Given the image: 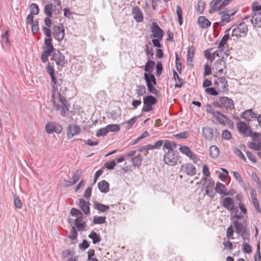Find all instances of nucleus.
I'll use <instances>...</instances> for the list:
<instances>
[{
    "mask_svg": "<svg viewBox=\"0 0 261 261\" xmlns=\"http://www.w3.org/2000/svg\"><path fill=\"white\" fill-rule=\"evenodd\" d=\"M178 160V153L177 151L167 150L164 156L163 161L166 165L175 166Z\"/></svg>",
    "mask_w": 261,
    "mask_h": 261,
    "instance_id": "f257e3e1",
    "label": "nucleus"
},
{
    "mask_svg": "<svg viewBox=\"0 0 261 261\" xmlns=\"http://www.w3.org/2000/svg\"><path fill=\"white\" fill-rule=\"evenodd\" d=\"M157 99L152 95H149L143 97L144 107L142 109V111L144 112H148L151 111L152 109V106L156 104Z\"/></svg>",
    "mask_w": 261,
    "mask_h": 261,
    "instance_id": "f03ea898",
    "label": "nucleus"
},
{
    "mask_svg": "<svg viewBox=\"0 0 261 261\" xmlns=\"http://www.w3.org/2000/svg\"><path fill=\"white\" fill-rule=\"evenodd\" d=\"M236 127L239 133L244 137H250L252 135V130L244 121H238L236 123Z\"/></svg>",
    "mask_w": 261,
    "mask_h": 261,
    "instance_id": "7ed1b4c3",
    "label": "nucleus"
},
{
    "mask_svg": "<svg viewBox=\"0 0 261 261\" xmlns=\"http://www.w3.org/2000/svg\"><path fill=\"white\" fill-rule=\"evenodd\" d=\"M53 34L58 41H62L65 36V30L63 24L59 23L58 25H54Z\"/></svg>",
    "mask_w": 261,
    "mask_h": 261,
    "instance_id": "20e7f679",
    "label": "nucleus"
},
{
    "mask_svg": "<svg viewBox=\"0 0 261 261\" xmlns=\"http://www.w3.org/2000/svg\"><path fill=\"white\" fill-rule=\"evenodd\" d=\"M248 32V28L244 22L239 24L237 27L232 30V36L240 37L246 35Z\"/></svg>",
    "mask_w": 261,
    "mask_h": 261,
    "instance_id": "39448f33",
    "label": "nucleus"
},
{
    "mask_svg": "<svg viewBox=\"0 0 261 261\" xmlns=\"http://www.w3.org/2000/svg\"><path fill=\"white\" fill-rule=\"evenodd\" d=\"M45 129L46 133L49 134L54 132L60 134L62 132L63 128L59 123L47 122L45 125Z\"/></svg>",
    "mask_w": 261,
    "mask_h": 261,
    "instance_id": "423d86ee",
    "label": "nucleus"
},
{
    "mask_svg": "<svg viewBox=\"0 0 261 261\" xmlns=\"http://www.w3.org/2000/svg\"><path fill=\"white\" fill-rule=\"evenodd\" d=\"M180 171L190 176L195 175L197 172L196 167L191 163H186L182 165Z\"/></svg>",
    "mask_w": 261,
    "mask_h": 261,
    "instance_id": "0eeeda50",
    "label": "nucleus"
},
{
    "mask_svg": "<svg viewBox=\"0 0 261 261\" xmlns=\"http://www.w3.org/2000/svg\"><path fill=\"white\" fill-rule=\"evenodd\" d=\"M150 29L152 33L151 37L163 39L164 36V31L159 26L157 22H152Z\"/></svg>",
    "mask_w": 261,
    "mask_h": 261,
    "instance_id": "6e6552de",
    "label": "nucleus"
},
{
    "mask_svg": "<svg viewBox=\"0 0 261 261\" xmlns=\"http://www.w3.org/2000/svg\"><path fill=\"white\" fill-rule=\"evenodd\" d=\"M53 59L59 67H63L66 63L64 55L59 50L55 49L53 54Z\"/></svg>",
    "mask_w": 261,
    "mask_h": 261,
    "instance_id": "1a4fd4ad",
    "label": "nucleus"
},
{
    "mask_svg": "<svg viewBox=\"0 0 261 261\" xmlns=\"http://www.w3.org/2000/svg\"><path fill=\"white\" fill-rule=\"evenodd\" d=\"M218 134L217 130L214 133L213 128L210 126H206L202 128V134L204 138L208 141H212L215 136L217 137Z\"/></svg>",
    "mask_w": 261,
    "mask_h": 261,
    "instance_id": "9d476101",
    "label": "nucleus"
},
{
    "mask_svg": "<svg viewBox=\"0 0 261 261\" xmlns=\"http://www.w3.org/2000/svg\"><path fill=\"white\" fill-rule=\"evenodd\" d=\"M219 100L222 104V108H225L226 110H233L234 109V104L233 101L226 96L219 97Z\"/></svg>",
    "mask_w": 261,
    "mask_h": 261,
    "instance_id": "9b49d317",
    "label": "nucleus"
},
{
    "mask_svg": "<svg viewBox=\"0 0 261 261\" xmlns=\"http://www.w3.org/2000/svg\"><path fill=\"white\" fill-rule=\"evenodd\" d=\"M81 131V127L79 125L74 124H70L68 126V139H71L75 135L79 134Z\"/></svg>",
    "mask_w": 261,
    "mask_h": 261,
    "instance_id": "f8f14e48",
    "label": "nucleus"
},
{
    "mask_svg": "<svg viewBox=\"0 0 261 261\" xmlns=\"http://www.w3.org/2000/svg\"><path fill=\"white\" fill-rule=\"evenodd\" d=\"M83 171L81 169L76 170L73 173V176L70 178V180L66 181V186H71L76 184L82 176Z\"/></svg>",
    "mask_w": 261,
    "mask_h": 261,
    "instance_id": "ddd939ff",
    "label": "nucleus"
},
{
    "mask_svg": "<svg viewBox=\"0 0 261 261\" xmlns=\"http://www.w3.org/2000/svg\"><path fill=\"white\" fill-rule=\"evenodd\" d=\"M226 68V63L223 59L217 60L214 64V67L216 73L219 75L222 74L224 72V68Z\"/></svg>",
    "mask_w": 261,
    "mask_h": 261,
    "instance_id": "4468645a",
    "label": "nucleus"
},
{
    "mask_svg": "<svg viewBox=\"0 0 261 261\" xmlns=\"http://www.w3.org/2000/svg\"><path fill=\"white\" fill-rule=\"evenodd\" d=\"M219 15H221V21L219 23H215L217 25L224 26L225 23H228L233 20V18L229 16V14H227L224 11L220 12Z\"/></svg>",
    "mask_w": 261,
    "mask_h": 261,
    "instance_id": "2eb2a0df",
    "label": "nucleus"
},
{
    "mask_svg": "<svg viewBox=\"0 0 261 261\" xmlns=\"http://www.w3.org/2000/svg\"><path fill=\"white\" fill-rule=\"evenodd\" d=\"M222 205L228 211H234V202L232 198L226 197L222 202Z\"/></svg>",
    "mask_w": 261,
    "mask_h": 261,
    "instance_id": "dca6fc26",
    "label": "nucleus"
},
{
    "mask_svg": "<svg viewBox=\"0 0 261 261\" xmlns=\"http://www.w3.org/2000/svg\"><path fill=\"white\" fill-rule=\"evenodd\" d=\"M214 181L208 180L205 187V195L211 198H214L215 195Z\"/></svg>",
    "mask_w": 261,
    "mask_h": 261,
    "instance_id": "f3484780",
    "label": "nucleus"
},
{
    "mask_svg": "<svg viewBox=\"0 0 261 261\" xmlns=\"http://www.w3.org/2000/svg\"><path fill=\"white\" fill-rule=\"evenodd\" d=\"M51 101L53 103L56 110H59L61 109V115L63 117L65 116L66 112L69 111V109L67 110L66 108H65L64 106H61L59 104L56 102L55 100V95L54 92L52 93Z\"/></svg>",
    "mask_w": 261,
    "mask_h": 261,
    "instance_id": "a211bd4d",
    "label": "nucleus"
},
{
    "mask_svg": "<svg viewBox=\"0 0 261 261\" xmlns=\"http://www.w3.org/2000/svg\"><path fill=\"white\" fill-rule=\"evenodd\" d=\"M90 203L89 202L86 201L83 199H80L79 205L81 209L83 211L85 215L90 214Z\"/></svg>",
    "mask_w": 261,
    "mask_h": 261,
    "instance_id": "6ab92c4d",
    "label": "nucleus"
},
{
    "mask_svg": "<svg viewBox=\"0 0 261 261\" xmlns=\"http://www.w3.org/2000/svg\"><path fill=\"white\" fill-rule=\"evenodd\" d=\"M242 118L247 121H251L252 119L256 118V114L252 109H249L242 113Z\"/></svg>",
    "mask_w": 261,
    "mask_h": 261,
    "instance_id": "aec40b11",
    "label": "nucleus"
},
{
    "mask_svg": "<svg viewBox=\"0 0 261 261\" xmlns=\"http://www.w3.org/2000/svg\"><path fill=\"white\" fill-rule=\"evenodd\" d=\"M133 14L134 18L139 22H142L143 20V16L142 12L138 7H135L133 9Z\"/></svg>",
    "mask_w": 261,
    "mask_h": 261,
    "instance_id": "412c9836",
    "label": "nucleus"
},
{
    "mask_svg": "<svg viewBox=\"0 0 261 261\" xmlns=\"http://www.w3.org/2000/svg\"><path fill=\"white\" fill-rule=\"evenodd\" d=\"M251 21L252 24L261 26V11L255 13L252 16Z\"/></svg>",
    "mask_w": 261,
    "mask_h": 261,
    "instance_id": "4be33fe9",
    "label": "nucleus"
},
{
    "mask_svg": "<svg viewBox=\"0 0 261 261\" xmlns=\"http://www.w3.org/2000/svg\"><path fill=\"white\" fill-rule=\"evenodd\" d=\"M198 22L202 29H206L210 27L211 22L205 16H200L198 19Z\"/></svg>",
    "mask_w": 261,
    "mask_h": 261,
    "instance_id": "5701e85b",
    "label": "nucleus"
},
{
    "mask_svg": "<svg viewBox=\"0 0 261 261\" xmlns=\"http://www.w3.org/2000/svg\"><path fill=\"white\" fill-rule=\"evenodd\" d=\"M144 79L146 81V85L149 84L156 85V80L154 75L152 74H148L145 72L144 74Z\"/></svg>",
    "mask_w": 261,
    "mask_h": 261,
    "instance_id": "b1692460",
    "label": "nucleus"
},
{
    "mask_svg": "<svg viewBox=\"0 0 261 261\" xmlns=\"http://www.w3.org/2000/svg\"><path fill=\"white\" fill-rule=\"evenodd\" d=\"M98 188L100 191L103 193H107L109 191V184L105 180L98 183Z\"/></svg>",
    "mask_w": 261,
    "mask_h": 261,
    "instance_id": "393cba45",
    "label": "nucleus"
},
{
    "mask_svg": "<svg viewBox=\"0 0 261 261\" xmlns=\"http://www.w3.org/2000/svg\"><path fill=\"white\" fill-rule=\"evenodd\" d=\"M155 65V63L154 61L148 60L145 65V71L148 74H151L154 69Z\"/></svg>",
    "mask_w": 261,
    "mask_h": 261,
    "instance_id": "a878e982",
    "label": "nucleus"
},
{
    "mask_svg": "<svg viewBox=\"0 0 261 261\" xmlns=\"http://www.w3.org/2000/svg\"><path fill=\"white\" fill-rule=\"evenodd\" d=\"M215 191L220 193V194L227 196L229 194V193L228 192L226 191L225 190V186L220 183V182H217L216 185L215 187Z\"/></svg>",
    "mask_w": 261,
    "mask_h": 261,
    "instance_id": "bb28decb",
    "label": "nucleus"
},
{
    "mask_svg": "<svg viewBox=\"0 0 261 261\" xmlns=\"http://www.w3.org/2000/svg\"><path fill=\"white\" fill-rule=\"evenodd\" d=\"M173 77L175 81L174 86L175 88H180L183 85V80L178 75L176 71L173 70Z\"/></svg>",
    "mask_w": 261,
    "mask_h": 261,
    "instance_id": "cd10ccee",
    "label": "nucleus"
},
{
    "mask_svg": "<svg viewBox=\"0 0 261 261\" xmlns=\"http://www.w3.org/2000/svg\"><path fill=\"white\" fill-rule=\"evenodd\" d=\"M218 82L220 83L221 91L225 92L228 90V83L226 79L224 77L218 78Z\"/></svg>",
    "mask_w": 261,
    "mask_h": 261,
    "instance_id": "c85d7f7f",
    "label": "nucleus"
},
{
    "mask_svg": "<svg viewBox=\"0 0 261 261\" xmlns=\"http://www.w3.org/2000/svg\"><path fill=\"white\" fill-rule=\"evenodd\" d=\"M177 144L174 142H171L168 140H164V144L163 146V149H166L167 150H174L173 148H176Z\"/></svg>",
    "mask_w": 261,
    "mask_h": 261,
    "instance_id": "c756f323",
    "label": "nucleus"
},
{
    "mask_svg": "<svg viewBox=\"0 0 261 261\" xmlns=\"http://www.w3.org/2000/svg\"><path fill=\"white\" fill-rule=\"evenodd\" d=\"M94 207L101 213H104L109 210V206L106 205L98 202L94 203Z\"/></svg>",
    "mask_w": 261,
    "mask_h": 261,
    "instance_id": "7c9ffc66",
    "label": "nucleus"
},
{
    "mask_svg": "<svg viewBox=\"0 0 261 261\" xmlns=\"http://www.w3.org/2000/svg\"><path fill=\"white\" fill-rule=\"evenodd\" d=\"M195 54V47L193 46H190L188 48V55L187 62L191 63L193 61V57Z\"/></svg>",
    "mask_w": 261,
    "mask_h": 261,
    "instance_id": "2f4dec72",
    "label": "nucleus"
},
{
    "mask_svg": "<svg viewBox=\"0 0 261 261\" xmlns=\"http://www.w3.org/2000/svg\"><path fill=\"white\" fill-rule=\"evenodd\" d=\"M88 237L92 240L93 244H95L99 243L101 241V239L99 234H97L95 232L92 231L89 234Z\"/></svg>",
    "mask_w": 261,
    "mask_h": 261,
    "instance_id": "473e14b6",
    "label": "nucleus"
},
{
    "mask_svg": "<svg viewBox=\"0 0 261 261\" xmlns=\"http://www.w3.org/2000/svg\"><path fill=\"white\" fill-rule=\"evenodd\" d=\"M219 154L218 148L216 146H212L210 148V155L213 159L217 158Z\"/></svg>",
    "mask_w": 261,
    "mask_h": 261,
    "instance_id": "72a5a7b5",
    "label": "nucleus"
},
{
    "mask_svg": "<svg viewBox=\"0 0 261 261\" xmlns=\"http://www.w3.org/2000/svg\"><path fill=\"white\" fill-rule=\"evenodd\" d=\"M131 161L132 162V164L135 167H139L141 165L142 159L140 154H138L137 155H135L133 158H132Z\"/></svg>",
    "mask_w": 261,
    "mask_h": 261,
    "instance_id": "f704fd0d",
    "label": "nucleus"
},
{
    "mask_svg": "<svg viewBox=\"0 0 261 261\" xmlns=\"http://www.w3.org/2000/svg\"><path fill=\"white\" fill-rule=\"evenodd\" d=\"M233 225L235 227L236 232L238 233H245V229L243 225L240 222L238 221L233 222Z\"/></svg>",
    "mask_w": 261,
    "mask_h": 261,
    "instance_id": "c9c22d12",
    "label": "nucleus"
},
{
    "mask_svg": "<svg viewBox=\"0 0 261 261\" xmlns=\"http://www.w3.org/2000/svg\"><path fill=\"white\" fill-rule=\"evenodd\" d=\"M248 147L251 149L255 150H259L261 148V142L258 141L257 142H249Z\"/></svg>",
    "mask_w": 261,
    "mask_h": 261,
    "instance_id": "e433bc0d",
    "label": "nucleus"
},
{
    "mask_svg": "<svg viewBox=\"0 0 261 261\" xmlns=\"http://www.w3.org/2000/svg\"><path fill=\"white\" fill-rule=\"evenodd\" d=\"M250 195L251 196L252 203H253L254 207L255 208V209L258 213H260L261 209L260 208L258 200H257V198L254 196L253 191L251 193Z\"/></svg>",
    "mask_w": 261,
    "mask_h": 261,
    "instance_id": "4c0bfd02",
    "label": "nucleus"
},
{
    "mask_svg": "<svg viewBox=\"0 0 261 261\" xmlns=\"http://www.w3.org/2000/svg\"><path fill=\"white\" fill-rule=\"evenodd\" d=\"M136 93L138 96H143L146 94V88L144 85H137L136 89Z\"/></svg>",
    "mask_w": 261,
    "mask_h": 261,
    "instance_id": "58836bf2",
    "label": "nucleus"
},
{
    "mask_svg": "<svg viewBox=\"0 0 261 261\" xmlns=\"http://www.w3.org/2000/svg\"><path fill=\"white\" fill-rule=\"evenodd\" d=\"M177 18H178V21L179 22V25H181L183 22V19H182V9L179 6H177L176 7V11Z\"/></svg>",
    "mask_w": 261,
    "mask_h": 261,
    "instance_id": "ea45409f",
    "label": "nucleus"
},
{
    "mask_svg": "<svg viewBox=\"0 0 261 261\" xmlns=\"http://www.w3.org/2000/svg\"><path fill=\"white\" fill-rule=\"evenodd\" d=\"M53 5L52 4H48L45 6L44 12V13L48 17H52V10Z\"/></svg>",
    "mask_w": 261,
    "mask_h": 261,
    "instance_id": "a19ab883",
    "label": "nucleus"
},
{
    "mask_svg": "<svg viewBox=\"0 0 261 261\" xmlns=\"http://www.w3.org/2000/svg\"><path fill=\"white\" fill-rule=\"evenodd\" d=\"M106 218L102 216H94L93 218V222L95 224H104L106 222Z\"/></svg>",
    "mask_w": 261,
    "mask_h": 261,
    "instance_id": "79ce46f5",
    "label": "nucleus"
},
{
    "mask_svg": "<svg viewBox=\"0 0 261 261\" xmlns=\"http://www.w3.org/2000/svg\"><path fill=\"white\" fill-rule=\"evenodd\" d=\"M179 151L187 156L192 152L190 147L186 145L180 146Z\"/></svg>",
    "mask_w": 261,
    "mask_h": 261,
    "instance_id": "37998d69",
    "label": "nucleus"
},
{
    "mask_svg": "<svg viewBox=\"0 0 261 261\" xmlns=\"http://www.w3.org/2000/svg\"><path fill=\"white\" fill-rule=\"evenodd\" d=\"M106 127L108 130V133L109 132H118L120 129L119 125L117 124H109V125H107Z\"/></svg>",
    "mask_w": 261,
    "mask_h": 261,
    "instance_id": "c03bdc74",
    "label": "nucleus"
},
{
    "mask_svg": "<svg viewBox=\"0 0 261 261\" xmlns=\"http://www.w3.org/2000/svg\"><path fill=\"white\" fill-rule=\"evenodd\" d=\"M58 99L59 101L64 106L66 109H68V103L66 98L63 96L60 93H58Z\"/></svg>",
    "mask_w": 261,
    "mask_h": 261,
    "instance_id": "a18cd8bd",
    "label": "nucleus"
},
{
    "mask_svg": "<svg viewBox=\"0 0 261 261\" xmlns=\"http://www.w3.org/2000/svg\"><path fill=\"white\" fill-rule=\"evenodd\" d=\"M77 232L76 229L75 227H72L70 231V234L68 236V238L71 240H74L77 239Z\"/></svg>",
    "mask_w": 261,
    "mask_h": 261,
    "instance_id": "49530a36",
    "label": "nucleus"
},
{
    "mask_svg": "<svg viewBox=\"0 0 261 261\" xmlns=\"http://www.w3.org/2000/svg\"><path fill=\"white\" fill-rule=\"evenodd\" d=\"M39 12V9L38 5L35 3H33L30 6V13L33 14L37 15Z\"/></svg>",
    "mask_w": 261,
    "mask_h": 261,
    "instance_id": "de8ad7c7",
    "label": "nucleus"
},
{
    "mask_svg": "<svg viewBox=\"0 0 261 261\" xmlns=\"http://www.w3.org/2000/svg\"><path fill=\"white\" fill-rule=\"evenodd\" d=\"M189 136L190 134L188 131L181 132L176 135H174V137L177 139H187L189 137Z\"/></svg>",
    "mask_w": 261,
    "mask_h": 261,
    "instance_id": "09e8293b",
    "label": "nucleus"
},
{
    "mask_svg": "<svg viewBox=\"0 0 261 261\" xmlns=\"http://www.w3.org/2000/svg\"><path fill=\"white\" fill-rule=\"evenodd\" d=\"M175 64L176 65L177 70L179 73H181L182 70L181 61L178 55L176 53L175 54Z\"/></svg>",
    "mask_w": 261,
    "mask_h": 261,
    "instance_id": "8fccbe9b",
    "label": "nucleus"
},
{
    "mask_svg": "<svg viewBox=\"0 0 261 261\" xmlns=\"http://www.w3.org/2000/svg\"><path fill=\"white\" fill-rule=\"evenodd\" d=\"M108 133V130L107 129V127L101 128L99 129L96 134V135L97 137H100V136H105L107 135V134Z\"/></svg>",
    "mask_w": 261,
    "mask_h": 261,
    "instance_id": "3c124183",
    "label": "nucleus"
},
{
    "mask_svg": "<svg viewBox=\"0 0 261 261\" xmlns=\"http://www.w3.org/2000/svg\"><path fill=\"white\" fill-rule=\"evenodd\" d=\"M116 164L114 160H112L110 162H107L104 164V167L109 170H112L115 167Z\"/></svg>",
    "mask_w": 261,
    "mask_h": 261,
    "instance_id": "603ef678",
    "label": "nucleus"
},
{
    "mask_svg": "<svg viewBox=\"0 0 261 261\" xmlns=\"http://www.w3.org/2000/svg\"><path fill=\"white\" fill-rule=\"evenodd\" d=\"M212 50V48H209L204 51V55L206 59L211 61L212 62L214 61V57L213 54L210 53V51Z\"/></svg>",
    "mask_w": 261,
    "mask_h": 261,
    "instance_id": "864d4df0",
    "label": "nucleus"
},
{
    "mask_svg": "<svg viewBox=\"0 0 261 261\" xmlns=\"http://www.w3.org/2000/svg\"><path fill=\"white\" fill-rule=\"evenodd\" d=\"M146 55L148 58H152L153 56V48L149 47L148 45H145V48L144 49Z\"/></svg>",
    "mask_w": 261,
    "mask_h": 261,
    "instance_id": "5fc2aeb1",
    "label": "nucleus"
},
{
    "mask_svg": "<svg viewBox=\"0 0 261 261\" xmlns=\"http://www.w3.org/2000/svg\"><path fill=\"white\" fill-rule=\"evenodd\" d=\"M14 204L16 208L20 209L22 208V204L19 197L17 196H14Z\"/></svg>",
    "mask_w": 261,
    "mask_h": 261,
    "instance_id": "6e6d98bb",
    "label": "nucleus"
},
{
    "mask_svg": "<svg viewBox=\"0 0 261 261\" xmlns=\"http://www.w3.org/2000/svg\"><path fill=\"white\" fill-rule=\"evenodd\" d=\"M156 85H153V84H149L148 85H146L147 87L148 91V92L152 94L153 95H157L158 94V90L155 88V86Z\"/></svg>",
    "mask_w": 261,
    "mask_h": 261,
    "instance_id": "4d7b16f0",
    "label": "nucleus"
},
{
    "mask_svg": "<svg viewBox=\"0 0 261 261\" xmlns=\"http://www.w3.org/2000/svg\"><path fill=\"white\" fill-rule=\"evenodd\" d=\"M32 24V31L33 33V34L37 33L39 30L38 20L37 19L35 20L34 21V22H33V24Z\"/></svg>",
    "mask_w": 261,
    "mask_h": 261,
    "instance_id": "13d9d810",
    "label": "nucleus"
},
{
    "mask_svg": "<svg viewBox=\"0 0 261 261\" xmlns=\"http://www.w3.org/2000/svg\"><path fill=\"white\" fill-rule=\"evenodd\" d=\"M205 7V3L202 0H200L197 3V11L200 13H202Z\"/></svg>",
    "mask_w": 261,
    "mask_h": 261,
    "instance_id": "bf43d9fd",
    "label": "nucleus"
},
{
    "mask_svg": "<svg viewBox=\"0 0 261 261\" xmlns=\"http://www.w3.org/2000/svg\"><path fill=\"white\" fill-rule=\"evenodd\" d=\"M52 38H46L44 40V44L46 46V48L55 49L52 43Z\"/></svg>",
    "mask_w": 261,
    "mask_h": 261,
    "instance_id": "052dcab7",
    "label": "nucleus"
},
{
    "mask_svg": "<svg viewBox=\"0 0 261 261\" xmlns=\"http://www.w3.org/2000/svg\"><path fill=\"white\" fill-rule=\"evenodd\" d=\"M234 152L238 157L241 158L243 161H246V159L245 156H244V154L242 152V151L239 149H238V148H234Z\"/></svg>",
    "mask_w": 261,
    "mask_h": 261,
    "instance_id": "680f3d73",
    "label": "nucleus"
},
{
    "mask_svg": "<svg viewBox=\"0 0 261 261\" xmlns=\"http://www.w3.org/2000/svg\"><path fill=\"white\" fill-rule=\"evenodd\" d=\"M70 214L72 216L77 217L81 215H83V213L78 209L75 208H72L70 210Z\"/></svg>",
    "mask_w": 261,
    "mask_h": 261,
    "instance_id": "e2e57ef3",
    "label": "nucleus"
},
{
    "mask_svg": "<svg viewBox=\"0 0 261 261\" xmlns=\"http://www.w3.org/2000/svg\"><path fill=\"white\" fill-rule=\"evenodd\" d=\"M205 91L207 94L211 95L216 96L218 95V92L212 87L207 88L205 89Z\"/></svg>",
    "mask_w": 261,
    "mask_h": 261,
    "instance_id": "0e129e2a",
    "label": "nucleus"
},
{
    "mask_svg": "<svg viewBox=\"0 0 261 261\" xmlns=\"http://www.w3.org/2000/svg\"><path fill=\"white\" fill-rule=\"evenodd\" d=\"M163 65L161 62H158L156 65V74L157 76H160L162 72Z\"/></svg>",
    "mask_w": 261,
    "mask_h": 261,
    "instance_id": "69168bd1",
    "label": "nucleus"
},
{
    "mask_svg": "<svg viewBox=\"0 0 261 261\" xmlns=\"http://www.w3.org/2000/svg\"><path fill=\"white\" fill-rule=\"evenodd\" d=\"M222 138L223 139L229 140L231 138V135L228 130H224L222 133Z\"/></svg>",
    "mask_w": 261,
    "mask_h": 261,
    "instance_id": "338daca9",
    "label": "nucleus"
},
{
    "mask_svg": "<svg viewBox=\"0 0 261 261\" xmlns=\"http://www.w3.org/2000/svg\"><path fill=\"white\" fill-rule=\"evenodd\" d=\"M243 251L244 253H250L252 251V248L250 245L246 243L243 245Z\"/></svg>",
    "mask_w": 261,
    "mask_h": 261,
    "instance_id": "774afa93",
    "label": "nucleus"
}]
</instances>
